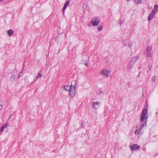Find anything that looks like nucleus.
Masks as SVG:
<instances>
[{"instance_id":"1","label":"nucleus","mask_w":158,"mask_h":158,"mask_svg":"<svg viewBox=\"0 0 158 158\" xmlns=\"http://www.w3.org/2000/svg\"><path fill=\"white\" fill-rule=\"evenodd\" d=\"M148 113V111L147 109H143V110L140 119L141 123H142L140 125H137L136 127L137 129L135 132V134L139 135L143 134V132L141 131L143 127L147 126L148 118L147 115Z\"/></svg>"},{"instance_id":"2","label":"nucleus","mask_w":158,"mask_h":158,"mask_svg":"<svg viewBox=\"0 0 158 158\" xmlns=\"http://www.w3.org/2000/svg\"><path fill=\"white\" fill-rule=\"evenodd\" d=\"M63 89L69 91V96L70 98H73L75 95V94H74L73 92V90H72L73 89L71 86L64 85L63 87Z\"/></svg>"},{"instance_id":"3","label":"nucleus","mask_w":158,"mask_h":158,"mask_svg":"<svg viewBox=\"0 0 158 158\" xmlns=\"http://www.w3.org/2000/svg\"><path fill=\"white\" fill-rule=\"evenodd\" d=\"M111 72L109 70L103 69L100 72V74L104 76L108 77L109 76Z\"/></svg>"},{"instance_id":"4","label":"nucleus","mask_w":158,"mask_h":158,"mask_svg":"<svg viewBox=\"0 0 158 158\" xmlns=\"http://www.w3.org/2000/svg\"><path fill=\"white\" fill-rule=\"evenodd\" d=\"M91 23L93 26H97L99 23V19L97 18H93L91 21Z\"/></svg>"},{"instance_id":"5","label":"nucleus","mask_w":158,"mask_h":158,"mask_svg":"<svg viewBox=\"0 0 158 158\" xmlns=\"http://www.w3.org/2000/svg\"><path fill=\"white\" fill-rule=\"evenodd\" d=\"M72 88L73 87L72 89L73 90V92L74 94H75L76 92V89L77 86V82L76 81H72L71 82V85Z\"/></svg>"},{"instance_id":"6","label":"nucleus","mask_w":158,"mask_h":158,"mask_svg":"<svg viewBox=\"0 0 158 158\" xmlns=\"http://www.w3.org/2000/svg\"><path fill=\"white\" fill-rule=\"evenodd\" d=\"M130 147L131 150L132 151L137 150L140 148L139 145L137 144H132L131 145H130Z\"/></svg>"},{"instance_id":"7","label":"nucleus","mask_w":158,"mask_h":158,"mask_svg":"<svg viewBox=\"0 0 158 158\" xmlns=\"http://www.w3.org/2000/svg\"><path fill=\"white\" fill-rule=\"evenodd\" d=\"M100 102H93L92 103V107L95 109H98L100 106Z\"/></svg>"},{"instance_id":"8","label":"nucleus","mask_w":158,"mask_h":158,"mask_svg":"<svg viewBox=\"0 0 158 158\" xmlns=\"http://www.w3.org/2000/svg\"><path fill=\"white\" fill-rule=\"evenodd\" d=\"M152 50V48L151 47H148L147 50V56L150 57L151 55V52Z\"/></svg>"},{"instance_id":"9","label":"nucleus","mask_w":158,"mask_h":158,"mask_svg":"<svg viewBox=\"0 0 158 158\" xmlns=\"http://www.w3.org/2000/svg\"><path fill=\"white\" fill-rule=\"evenodd\" d=\"M139 57L138 56H135L131 59L130 61L132 63H133L134 64L135 62L139 59Z\"/></svg>"},{"instance_id":"10","label":"nucleus","mask_w":158,"mask_h":158,"mask_svg":"<svg viewBox=\"0 0 158 158\" xmlns=\"http://www.w3.org/2000/svg\"><path fill=\"white\" fill-rule=\"evenodd\" d=\"M134 64L133 63H132L130 61L129 63L127 66V69L128 70H130L131 69V68L133 67V66L134 65Z\"/></svg>"},{"instance_id":"11","label":"nucleus","mask_w":158,"mask_h":158,"mask_svg":"<svg viewBox=\"0 0 158 158\" xmlns=\"http://www.w3.org/2000/svg\"><path fill=\"white\" fill-rule=\"evenodd\" d=\"M155 15V14L152 13L151 12V13L149 14V15L148 17V21H150L151 19H153Z\"/></svg>"},{"instance_id":"12","label":"nucleus","mask_w":158,"mask_h":158,"mask_svg":"<svg viewBox=\"0 0 158 158\" xmlns=\"http://www.w3.org/2000/svg\"><path fill=\"white\" fill-rule=\"evenodd\" d=\"M7 33L8 34L9 36H10L13 35L14 32L12 30L10 29L7 31Z\"/></svg>"},{"instance_id":"13","label":"nucleus","mask_w":158,"mask_h":158,"mask_svg":"<svg viewBox=\"0 0 158 158\" xmlns=\"http://www.w3.org/2000/svg\"><path fill=\"white\" fill-rule=\"evenodd\" d=\"M7 123H5L3 125L1 128V131L0 132H2L3 131V130L7 127Z\"/></svg>"},{"instance_id":"14","label":"nucleus","mask_w":158,"mask_h":158,"mask_svg":"<svg viewBox=\"0 0 158 158\" xmlns=\"http://www.w3.org/2000/svg\"><path fill=\"white\" fill-rule=\"evenodd\" d=\"M15 78V76L14 75H12L10 78V80L11 81H13Z\"/></svg>"},{"instance_id":"15","label":"nucleus","mask_w":158,"mask_h":158,"mask_svg":"<svg viewBox=\"0 0 158 158\" xmlns=\"http://www.w3.org/2000/svg\"><path fill=\"white\" fill-rule=\"evenodd\" d=\"M103 26L102 25H99L98 27V30L99 31H101L103 29Z\"/></svg>"},{"instance_id":"16","label":"nucleus","mask_w":158,"mask_h":158,"mask_svg":"<svg viewBox=\"0 0 158 158\" xmlns=\"http://www.w3.org/2000/svg\"><path fill=\"white\" fill-rule=\"evenodd\" d=\"M69 2H70L69 0H67V1L65 3L64 6L67 7L68 6V4L69 3Z\"/></svg>"},{"instance_id":"17","label":"nucleus","mask_w":158,"mask_h":158,"mask_svg":"<svg viewBox=\"0 0 158 158\" xmlns=\"http://www.w3.org/2000/svg\"><path fill=\"white\" fill-rule=\"evenodd\" d=\"M129 42V40H127V42H126V40H124L123 41V43L125 46L127 45H128L127 43Z\"/></svg>"},{"instance_id":"18","label":"nucleus","mask_w":158,"mask_h":158,"mask_svg":"<svg viewBox=\"0 0 158 158\" xmlns=\"http://www.w3.org/2000/svg\"><path fill=\"white\" fill-rule=\"evenodd\" d=\"M154 9L157 11L158 10V5L157 4L155 5L154 6Z\"/></svg>"},{"instance_id":"19","label":"nucleus","mask_w":158,"mask_h":158,"mask_svg":"<svg viewBox=\"0 0 158 158\" xmlns=\"http://www.w3.org/2000/svg\"><path fill=\"white\" fill-rule=\"evenodd\" d=\"M42 76V75L41 74H39L38 75L36 76V78L38 79L39 78H40Z\"/></svg>"},{"instance_id":"20","label":"nucleus","mask_w":158,"mask_h":158,"mask_svg":"<svg viewBox=\"0 0 158 158\" xmlns=\"http://www.w3.org/2000/svg\"><path fill=\"white\" fill-rule=\"evenodd\" d=\"M157 11L153 9L152 10L151 12L155 15Z\"/></svg>"},{"instance_id":"21","label":"nucleus","mask_w":158,"mask_h":158,"mask_svg":"<svg viewBox=\"0 0 158 158\" xmlns=\"http://www.w3.org/2000/svg\"><path fill=\"white\" fill-rule=\"evenodd\" d=\"M135 1L137 3H141L142 2V0H135Z\"/></svg>"},{"instance_id":"22","label":"nucleus","mask_w":158,"mask_h":158,"mask_svg":"<svg viewBox=\"0 0 158 158\" xmlns=\"http://www.w3.org/2000/svg\"><path fill=\"white\" fill-rule=\"evenodd\" d=\"M66 8H67V7H66L64 6L62 8V10H63V12H64V11L66 9Z\"/></svg>"},{"instance_id":"23","label":"nucleus","mask_w":158,"mask_h":158,"mask_svg":"<svg viewBox=\"0 0 158 158\" xmlns=\"http://www.w3.org/2000/svg\"><path fill=\"white\" fill-rule=\"evenodd\" d=\"M128 45H129V47H130V48L131 49V47H132V43H131L129 44H128Z\"/></svg>"},{"instance_id":"24","label":"nucleus","mask_w":158,"mask_h":158,"mask_svg":"<svg viewBox=\"0 0 158 158\" xmlns=\"http://www.w3.org/2000/svg\"><path fill=\"white\" fill-rule=\"evenodd\" d=\"M152 81L154 82H155L156 80V77L154 76L152 78Z\"/></svg>"},{"instance_id":"25","label":"nucleus","mask_w":158,"mask_h":158,"mask_svg":"<svg viewBox=\"0 0 158 158\" xmlns=\"http://www.w3.org/2000/svg\"><path fill=\"white\" fill-rule=\"evenodd\" d=\"M87 61H86L85 62V63L84 64L86 66H88V63H87Z\"/></svg>"},{"instance_id":"26","label":"nucleus","mask_w":158,"mask_h":158,"mask_svg":"<svg viewBox=\"0 0 158 158\" xmlns=\"http://www.w3.org/2000/svg\"><path fill=\"white\" fill-rule=\"evenodd\" d=\"M123 21H121V22H120V24H122V23H123Z\"/></svg>"},{"instance_id":"27","label":"nucleus","mask_w":158,"mask_h":158,"mask_svg":"<svg viewBox=\"0 0 158 158\" xmlns=\"http://www.w3.org/2000/svg\"><path fill=\"white\" fill-rule=\"evenodd\" d=\"M35 82V80H34V81H33L32 83H33V82Z\"/></svg>"},{"instance_id":"28","label":"nucleus","mask_w":158,"mask_h":158,"mask_svg":"<svg viewBox=\"0 0 158 158\" xmlns=\"http://www.w3.org/2000/svg\"><path fill=\"white\" fill-rule=\"evenodd\" d=\"M3 0H0V2L3 1Z\"/></svg>"},{"instance_id":"29","label":"nucleus","mask_w":158,"mask_h":158,"mask_svg":"<svg viewBox=\"0 0 158 158\" xmlns=\"http://www.w3.org/2000/svg\"><path fill=\"white\" fill-rule=\"evenodd\" d=\"M20 77V76L19 75V78Z\"/></svg>"}]
</instances>
